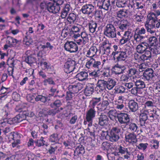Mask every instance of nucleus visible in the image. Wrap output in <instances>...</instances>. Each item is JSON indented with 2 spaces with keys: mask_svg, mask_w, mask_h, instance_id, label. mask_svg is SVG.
<instances>
[{
  "mask_svg": "<svg viewBox=\"0 0 160 160\" xmlns=\"http://www.w3.org/2000/svg\"><path fill=\"white\" fill-rule=\"evenodd\" d=\"M97 86L102 91L107 88V82L102 80H99L97 83Z\"/></svg>",
  "mask_w": 160,
  "mask_h": 160,
  "instance_id": "nucleus-30",
  "label": "nucleus"
},
{
  "mask_svg": "<svg viewBox=\"0 0 160 160\" xmlns=\"http://www.w3.org/2000/svg\"><path fill=\"white\" fill-rule=\"evenodd\" d=\"M85 152L84 147L81 145H79L74 151V155L77 156L80 154H82Z\"/></svg>",
  "mask_w": 160,
  "mask_h": 160,
  "instance_id": "nucleus-32",
  "label": "nucleus"
},
{
  "mask_svg": "<svg viewBox=\"0 0 160 160\" xmlns=\"http://www.w3.org/2000/svg\"><path fill=\"white\" fill-rule=\"evenodd\" d=\"M60 112L59 109L58 108H55L49 110L47 112V113L49 115L54 116L56 114Z\"/></svg>",
  "mask_w": 160,
  "mask_h": 160,
  "instance_id": "nucleus-48",
  "label": "nucleus"
},
{
  "mask_svg": "<svg viewBox=\"0 0 160 160\" xmlns=\"http://www.w3.org/2000/svg\"><path fill=\"white\" fill-rule=\"evenodd\" d=\"M144 53V54L141 55L135 54L134 55L135 59H138L140 61H142L143 62L146 61L148 62H150L152 59L151 52L147 49Z\"/></svg>",
  "mask_w": 160,
  "mask_h": 160,
  "instance_id": "nucleus-6",
  "label": "nucleus"
},
{
  "mask_svg": "<svg viewBox=\"0 0 160 160\" xmlns=\"http://www.w3.org/2000/svg\"><path fill=\"white\" fill-rule=\"evenodd\" d=\"M149 47V44L147 43L142 42L137 45L136 50L138 53L142 54L148 49Z\"/></svg>",
  "mask_w": 160,
  "mask_h": 160,
  "instance_id": "nucleus-13",
  "label": "nucleus"
},
{
  "mask_svg": "<svg viewBox=\"0 0 160 160\" xmlns=\"http://www.w3.org/2000/svg\"><path fill=\"white\" fill-rule=\"evenodd\" d=\"M94 88L92 85H88L86 87L84 90V93L86 96H90L94 92Z\"/></svg>",
  "mask_w": 160,
  "mask_h": 160,
  "instance_id": "nucleus-29",
  "label": "nucleus"
},
{
  "mask_svg": "<svg viewBox=\"0 0 160 160\" xmlns=\"http://www.w3.org/2000/svg\"><path fill=\"white\" fill-rule=\"evenodd\" d=\"M23 109L21 108H19L18 107H17L16 108V110L18 112H20L21 113L22 112V113H20L18 115H20V118H22V114L24 115L25 117L27 116H28V113L27 112V111H26L25 110H22Z\"/></svg>",
  "mask_w": 160,
  "mask_h": 160,
  "instance_id": "nucleus-55",
  "label": "nucleus"
},
{
  "mask_svg": "<svg viewBox=\"0 0 160 160\" xmlns=\"http://www.w3.org/2000/svg\"><path fill=\"white\" fill-rule=\"evenodd\" d=\"M40 65L42 66V69L46 70L48 73H51L54 71V68L52 66H51L50 64H48L46 62H40Z\"/></svg>",
  "mask_w": 160,
  "mask_h": 160,
  "instance_id": "nucleus-17",
  "label": "nucleus"
},
{
  "mask_svg": "<svg viewBox=\"0 0 160 160\" xmlns=\"http://www.w3.org/2000/svg\"><path fill=\"white\" fill-rule=\"evenodd\" d=\"M125 89L124 86L120 85L116 86L114 88L115 92L118 93H123L125 92Z\"/></svg>",
  "mask_w": 160,
  "mask_h": 160,
  "instance_id": "nucleus-41",
  "label": "nucleus"
},
{
  "mask_svg": "<svg viewBox=\"0 0 160 160\" xmlns=\"http://www.w3.org/2000/svg\"><path fill=\"white\" fill-rule=\"evenodd\" d=\"M95 10L94 11L96 18L102 19V12L100 10Z\"/></svg>",
  "mask_w": 160,
  "mask_h": 160,
  "instance_id": "nucleus-54",
  "label": "nucleus"
},
{
  "mask_svg": "<svg viewBox=\"0 0 160 160\" xmlns=\"http://www.w3.org/2000/svg\"><path fill=\"white\" fill-rule=\"evenodd\" d=\"M20 115H17L13 118H8L7 121V123L12 125L22 122L23 119L22 118H20Z\"/></svg>",
  "mask_w": 160,
  "mask_h": 160,
  "instance_id": "nucleus-21",
  "label": "nucleus"
},
{
  "mask_svg": "<svg viewBox=\"0 0 160 160\" xmlns=\"http://www.w3.org/2000/svg\"><path fill=\"white\" fill-rule=\"evenodd\" d=\"M94 108L91 107L87 112L86 118L88 122H91L92 119L95 117L96 111Z\"/></svg>",
  "mask_w": 160,
  "mask_h": 160,
  "instance_id": "nucleus-20",
  "label": "nucleus"
},
{
  "mask_svg": "<svg viewBox=\"0 0 160 160\" xmlns=\"http://www.w3.org/2000/svg\"><path fill=\"white\" fill-rule=\"evenodd\" d=\"M114 69L116 70H118L117 73L120 74L123 72L124 70L126 69V67L124 65H122L118 64H117L114 66Z\"/></svg>",
  "mask_w": 160,
  "mask_h": 160,
  "instance_id": "nucleus-36",
  "label": "nucleus"
},
{
  "mask_svg": "<svg viewBox=\"0 0 160 160\" xmlns=\"http://www.w3.org/2000/svg\"><path fill=\"white\" fill-rule=\"evenodd\" d=\"M101 62L99 61H96L93 58H92L88 61L86 64V66L88 68H93L95 71H99L102 67Z\"/></svg>",
  "mask_w": 160,
  "mask_h": 160,
  "instance_id": "nucleus-5",
  "label": "nucleus"
},
{
  "mask_svg": "<svg viewBox=\"0 0 160 160\" xmlns=\"http://www.w3.org/2000/svg\"><path fill=\"white\" fill-rule=\"evenodd\" d=\"M107 88L108 90L112 89L116 85V82L112 79H109L107 82Z\"/></svg>",
  "mask_w": 160,
  "mask_h": 160,
  "instance_id": "nucleus-40",
  "label": "nucleus"
},
{
  "mask_svg": "<svg viewBox=\"0 0 160 160\" xmlns=\"http://www.w3.org/2000/svg\"><path fill=\"white\" fill-rule=\"evenodd\" d=\"M126 52V51L113 52L112 53V56L113 57V60L117 62L125 61L128 57Z\"/></svg>",
  "mask_w": 160,
  "mask_h": 160,
  "instance_id": "nucleus-4",
  "label": "nucleus"
},
{
  "mask_svg": "<svg viewBox=\"0 0 160 160\" xmlns=\"http://www.w3.org/2000/svg\"><path fill=\"white\" fill-rule=\"evenodd\" d=\"M7 44H9L12 47L14 45H15L18 42V40L12 37H9L6 41Z\"/></svg>",
  "mask_w": 160,
  "mask_h": 160,
  "instance_id": "nucleus-45",
  "label": "nucleus"
},
{
  "mask_svg": "<svg viewBox=\"0 0 160 160\" xmlns=\"http://www.w3.org/2000/svg\"><path fill=\"white\" fill-rule=\"evenodd\" d=\"M44 138L42 137L39 140L35 141V143L37 146L40 147L44 145L47 146L45 143V141L44 140Z\"/></svg>",
  "mask_w": 160,
  "mask_h": 160,
  "instance_id": "nucleus-42",
  "label": "nucleus"
},
{
  "mask_svg": "<svg viewBox=\"0 0 160 160\" xmlns=\"http://www.w3.org/2000/svg\"><path fill=\"white\" fill-rule=\"evenodd\" d=\"M59 139L57 133H53L51 135L49 138V141L51 142H55V144L58 142Z\"/></svg>",
  "mask_w": 160,
  "mask_h": 160,
  "instance_id": "nucleus-44",
  "label": "nucleus"
},
{
  "mask_svg": "<svg viewBox=\"0 0 160 160\" xmlns=\"http://www.w3.org/2000/svg\"><path fill=\"white\" fill-rule=\"evenodd\" d=\"M117 118L119 123L128 125L130 122V116L127 113L125 112H120L117 114Z\"/></svg>",
  "mask_w": 160,
  "mask_h": 160,
  "instance_id": "nucleus-7",
  "label": "nucleus"
},
{
  "mask_svg": "<svg viewBox=\"0 0 160 160\" xmlns=\"http://www.w3.org/2000/svg\"><path fill=\"white\" fill-rule=\"evenodd\" d=\"M116 5L119 8H123L127 5L126 1H118L116 2Z\"/></svg>",
  "mask_w": 160,
  "mask_h": 160,
  "instance_id": "nucleus-59",
  "label": "nucleus"
},
{
  "mask_svg": "<svg viewBox=\"0 0 160 160\" xmlns=\"http://www.w3.org/2000/svg\"><path fill=\"white\" fill-rule=\"evenodd\" d=\"M88 123V128L86 130L89 132V135L92 138H95V130L96 129V127L92 125L91 122H89Z\"/></svg>",
  "mask_w": 160,
  "mask_h": 160,
  "instance_id": "nucleus-18",
  "label": "nucleus"
},
{
  "mask_svg": "<svg viewBox=\"0 0 160 160\" xmlns=\"http://www.w3.org/2000/svg\"><path fill=\"white\" fill-rule=\"evenodd\" d=\"M128 107L130 110L133 112H135L138 109V105L133 100H131L128 103Z\"/></svg>",
  "mask_w": 160,
  "mask_h": 160,
  "instance_id": "nucleus-24",
  "label": "nucleus"
},
{
  "mask_svg": "<svg viewBox=\"0 0 160 160\" xmlns=\"http://www.w3.org/2000/svg\"><path fill=\"white\" fill-rule=\"evenodd\" d=\"M95 10V7L92 4H86L82 7L81 11L83 14L89 15L93 13Z\"/></svg>",
  "mask_w": 160,
  "mask_h": 160,
  "instance_id": "nucleus-12",
  "label": "nucleus"
},
{
  "mask_svg": "<svg viewBox=\"0 0 160 160\" xmlns=\"http://www.w3.org/2000/svg\"><path fill=\"white\" fill-rule=\"evenodd\" d=\"M76 62L71 58H69L64 65V71L67 73H70L73 71L75 68Z\"/></svg>",
  "mask_w": 160,
  "mask_h": 160,
  "instance_id": "nucleus-9",
  "label": "nucleus"
},
{
  "mask_svg": "<svg viewBox=\"0 0 160 160\" xmlns=\"http://www.w3.org/2000/svg\"><path fill=\"white\" fill-rule=\"evenodd\" d=\"M112 148V145L108 142H103L101 145V148L104 150H108Z\"/></svg>",
  "mask_w": 160,
  "mask_h": 160,
  "instance_id": "nucleus-43",
  "label": "nucleus"
},
{
  "mask_svg": "<svg viewBox=\"0 0 160 160\" xmlns=\"http://www.w3.org/2000/svg\"><path fill=\"white\" fill-rule=\"evenodd\" d=\"M129 26V23L127 20H123L121 21V23L118 27L122 32H123L127 30Z\"/></svg>",
  "mask_w": 160,
  "mask_h": 160,
  "instance_id": "nucleus-27",
  "label": "nucleus"
},
{
  "mask_svg": "<svg viewBox=\"0 0 160 160\" xmlns=\"http://www.w3.org/2000/svg\"><path fill=\"white\" fill-rule=\"evenodd\" d=\"M111 4L109 0H104L102 2V5L99 6V8H102L104 10H108L111 7Z\"/></svg>",
  "mask_w": 160,
  "mask_h": 160,
  "instance_id": "nucleus-33",
  "label": "nucleus"
},
{
  "mask_svg": "<svg viewBox=\"0 0 160 160\" xmlns=\"http://www.w3.org/2000/svg\"><path fill=\"white\" fill-rule=\"evenodd\" d=\"M42 0H27V3L32 5H36L38 4Z\"/></svg>",
  "mask_w": 160,
  "mask_h": 160,
  "instance_id": "nucleus-62",
  "label": "nucleus"
},
{
  "mask_svg": "<svg viewBox=\"0 0 160 160\" xmlns=\"http://www.w3.org/2000/svg\"><path fill=\"white\" fill-rule=\"evenodd\" d=\"M97 52V49L96 47H91L87 52L86 56L87 57L93 58L95 56Z\"/></svg>",
  "mask_w": 160,
  "mask_h": 160,
  "instance_id": "nucleus-26",
  "label": "nucleus"
},
{
  "mask_svg": "<svg viewBox=\"0 0 160 160\" xmlns=\"http://www.w3.org/2000/svg\"><path fill=\"white\" fill-rule=\"evenodd\" d=\"M98 119V124L102 126H106L108 123L109 119L108 117L104 113L99 115Z\"/></svg>",
  "mask_w": 160,
  "mask_h": 160,
  "instance_id": "nucleus-14",
  "label": "nucleus"
},
{
  "mask_svg": "<svg viewBox=\"0 0 160 160\" xmlns=\"http://www.w3.org/2000/svg\"><path fill=\"white\" fill-rule=\"evenodd\" d=\"M148 41L151 45L155 46L157 45L158 40L156 37L152 36L149 38Z\"/></svg>",
  "mask_w": 160,
  "mask_h": 160,
  "instance_id": "nucleus-47",
  "label": "nucleus"
},
{
  "mask_svg": "<svg viewBox=\"0 0 160 160\" xmlns=\"http://www.w3.org/2000/svg\"><path fill=\"white\" fill-rule=\"evenodd\" d=\"M39 6L41 9H47L50 12L54 14V9L56 8L50 2H43L40 3Z\"/></svg>",
  "mask_w": 160,
  "mask_h": 160,
  "instance_id": "nucleus-11",
  "label": "nucleus"
},
{
  "mask_svg": "<svg viewBox=\"0 0 160 160\" xmlns=\"http://www.w3.org/2000/svg\"><path fill=\"white\" fill-rule=\"evenodd\" d=\"M33 32L32 30V28L30 27L29 28L28 32H27L26 33V35L25 36V38H24V41L25 42V44L27 45H29L31 44L33 42V41L30 36V34L32 33Z\"/></svg>",
  "mask_w": 160,
  "mask_h": 160,
  "instance_id": "nucleus-16",
  "label": "nucleus"
},
{
  "mask_svg": "<svg viewBox=\"0 0 160 160\" xmlns=\"http://www.w3.org/2000/svg\"><path fill=\"white\" fill-rule=\"evenodd\" d=\"M81 85L78 84L76 85H70L68 87V90L70 92L75 94L78 93L81 89Z\"/></svg>",
  "mask_w": 160,
  "mask_h": 160,
  "instance_id": "nucleus-22",
  "label": "nucleus"
},
{
  "mask_svg": "<svg viewBox=\"0 0 160 160\" xmlns=\"http://www.w3.org/2000/svg\"><path fill=\"white\" fill-rule=\"evenodd\" d=\"M82 28L81 25L77 24V26H74L72 28V30L73 32H78L80 31L81 29Z\"/></svg>",
  "mask_w": 160,
  "mask_h": 160,
  "instance_id": "nucleus-58",
  "label": "nucleus"
},
{
  "mask_svg": "<svg viewBox=\"0 0 160 160\" xmlns=\"http://www.w3.org/2000/svg\"><path fill=\"white\" fill-rule=\"evenodd\" d=\"M127 11L123 10L118 11L117 12V16L118 17L122 18L123 17H125L126 15Z\"/></svg>",
  "mask_w": 160,
  "mask_h": 160,
  "instance_id": "nucleus-51",
  "label": "nucleus"
},
{
  "mask_svg": "<svg viewBox=\"0 0 160 160\" xmlns=\"http://www.w3.org/2000/svg\"><path fill=\"white\" fill-rule=\"evenodd\" d=\"M127 125H128V130L131 132L134 133L137 132L138 129V126L136 123L130 122Z\"/></svg>",
  "mask_w": 160,
  "mask_h": 160,
  "instance_id": "nucleus-31",
  "label": "nucleus"
},
{
  "mask_svg": "<svg viewBox=\"0 0 160 160\" xmlns=\"http://www.w3.org/2000/svg\"><path fill=\"white\" fill-rule=\"evenodd\" d=\"M11 109L9 107L8 104H7L4 107L2 111L1 115L4 119H7L10 114Z\"/></svg>",
  "mask_w": 160,
  "mask_h": 160,
  "instance_id": "nucleus-19",
  "label": "nucleus"
},
{
  "mask_svg": "<svg viewBox=\"0 0 160 160\" xmlns=\"http://www.w3.org/2000/svg\"><path fill=\"white\" fill-rule=\"evenodd\" d=\"M43 85L45 86H47V83H48L50 84L54 85L55 82L52 80V79L51 78H49L47 79H45L43 82Z\"/></svg>",
  "mask_w": 160,
  "mask_h": 160,
  "instance_id": "nucleus-57",
  "label": "nucleus"
},
{
  "mask_svg": "<svg viewBox=\"0 0 160 160\" xmlns=\"http://www.w3.org/2000/svg\"><path fill=\"white\" fill-rule=\"evenodd\" d=\"M148 19L145 24V26L147 31L151 34L155 32V25L154 24L155 14L152 13L148 15Z\"/></svg>",
  "mask_w": 160,
  "mask_h": 160,
  "instance_id": "nucleus-2",
  "label": "nucleus"
},
{
  "mask_svg": "<svg viewBox=\"0 0 160 160\" xmlns=\"http://www.w3.org/2000/svg\"><path fill=\"white\" fill-rule=\"evenodd\" d=\"M103 34L109 38H116L117 36L116 28L112 24H107L104 30Z\"/></svg>",
  "mask_w": 160,
  "mask_h": 160,
  "instance_id": "nucleus-3",
  "label": "nucleus"
},
{
  "mask_svg": "<svg viewBox=\"0 0 160 160\" xmlns=\"http://www.w3.org/2000/svg\"><path fill=\"white\" fill-rule=\"evenodd\" d=\"M154 103L152 101H148L145 102L144 106V108L146 109H148L154 106Z\"/></svg>",
  "mask_w": 160,
  "mask_h": 160,
  "instance_id": "nucleus-64",
  "label": "nucleus"
},
{
  "mask_svg": "<svg viewBox=\"0 0 160 160\" xmlns=\"http://www.w3.org/2000/svg\"><path fill=\"white\" fill-rule=\"evenodd\" d=\"M118 153L122 154H124L128 151L127 148H124L121 146L118 148Z\"/></svg>",
  "mask_w": 160,
  "mask_h": 160,
  "instance_id": "nucleus-63",
  "label": "nucleus"
},
{
  "mask_svg": "<svg viewBox=\"0 0 160 160\" xmlns=\"http://www.w3.org/2000/svg\"><path fill=\"white\" fill-rule=\"evenodd\" d=\"M125 139L126 142L130 143H136L137 141V135L134 133L129 132L126 135Z\"/></svg>",
  "mask_w": 160,
  "mask_h": 160,
  "instance_id": "nucleus-15",
  "label": "nucleus"
},
{
  "mask_svg": "<svg viewBox=\"0 0 160 160\" xmlns=\"http://www.w3.org/2000/svg\"><path fill=\"white\" fill-rule=\"evenodd\" d=\"M145 38V36L141 35L136 32H135L134 36V40L137 42H139L141 41L142 39H143L144 38Z\"/></svg>",
  "mask_w": 160,
  "mask_h": 160,
  "instance_id": "nucleus-49",
  "label": "nucleus"
},
{
  "mask_svg": "<svg viewBox=\"0 0 160 160\" xmlns=\"http://www.w3.org/2000/svg\"><path fill=\"white\" fill-rule=\"evenodd\" d=\"M148 119V116L147 114L145 113H141L139 116V122L141 126L143 128L146 127V121Z\"/></svg>",
  "mask_w": 160,
  "mask_h": 160,
  "instance_id": "nucleus-23",
  "label": "nucleus"
},
{
  "mask_svg": "<svg viewBox=\"0 0 160 160\" xmlns=\"http://www.w3.org/2000/svg\"><path fill=\"white\" fill-rule=\"evenodd\" d=\"M36 58L32 55L28 56L25 59V62L29 64H31L36 62Z\"/></svg>",
  "mask_w": 160,
  "mask_h": 160,
  "instance_id": "nucleus-46",
  "label": "nucleus"
},
{
  "mask_svg": "<svg viewBox=\"0 0 160 160\" xmlns=\"http://www.w3.org/2000/svg\"><path fill=\"white\" fill-rule=\"evenodd\" d=\"M122 133L123 132L119 126L113 127L109 135L110 141L112 142H117L120 139Z\"/></svg>",
  "mask_w": 160,
  "mask_h": 160,
  "instance_id": "nucleus-1",
  "label": "nucleus"
},
{
  "mask_svg": "<svg viewBox=\"0 0 160 160\" xmlns=\"http://www.w3.org/2000/svg\"><path fill=\"white\" fill-rule=\"evenodd\" d=\"M76 15L73 13H71L69 14L68 19V21L71 22H74L76 20Z\"/></svg>",
  "mask_w": 160,
  "mask_h": 160,
  "instance_id": "nucleus-50",
  "label": "nucleus"
},
{
  "mask_svg": "<svg viewBox=\"0 0 160 160\" xmlns=\"http://www.w3.org/2000/svg\"><path fill=\"white\" fill-rule=\"evenodd\" d=\"M101 100V98L100 97H94L91 101V107L94 108L97 105L98 106L99 104L98 103Z\"/></svg>",
  "mask_w": 160,
  "mask_h": 160,
  "instance_id": "nucleus-39",
  "label": "nucleus"
},
{
  "mask_svg": "<svg viewBox=\"0 0 160 160\" xmlns=\"http://www.w3.org/2000/svg\"><path fill=\"white\" fill-rule=\"evenodd\" d=\"M58 147L56 144H52L49 149L48 152L50 154H52L54 153L55 151L57 149Z\"/></svg>",
  "mask_w": 160,
  "mask_h": 160,
  "instance_id": "nucleus-56",
  "label": "nucleus"
},
{
  "mask_svg": "<svg viewBox=\"0 0 160 160\" xmlns=\"http://www.w3.org/2000/svg\"><path fill=\"white\" fill-rule=\"evenodd\" d=\"M54 2H56V3H53L52 5H53L55 8L54 14L58 13L60 9V6L62 5L64 2V0H54Z\"/></svg>",
  "mask_w": 160,
  "mask_h": 160,
  "instance_id": "nucleus-25",
  "label": "nucleus"
},
{
  "mask_svg": "<svg viewBox=\"0 0 160 160\" xmlns=\"http://www.w3.org/2000/svg\"><path fill=\"white\" fill-rule=\"evenodd\" d=\"M148 145V144L147 143H140L137 146V147L139 149L144 151L147 148Z\"/></svg>",
  "mask_w": 160,
  "mask_h": 160,
  "instance_id": "nucleus-60",
  "label": "nucleus"
},
{
  "mask_svg": "<svg viewBox=\"0 0 160 160\" xmlns=\"http://www.w3.org/2000/svg\"><path fill=\"white\" fill-rule=\"evenodd\" d=\"M135 82V85L138 88L143 89L145 88V84L144 82L140 79L136 80V81L133 80Z\"/></svg>",
  "mask_w": 160,
  "mask_h": 160,
  "instance_id": "nucleus-37",
  "label": "nucleus"
},
{
  "mask_svg": "<svg viewBox=\"0 0 160 160\" xmlns=\"http://www.w3.org/2000/svg\"><path fill=\"white\" fill-rule=\"evenodd\" d=\"M88 27L90 32L93 33L96 31L97 23L91 21L88 24Z\"/></svg>",
  "mask_w": 160,
  "mask_h": 160,
  "instance_id": "nucleus-38",
  "label": "nucleus"
},
{
  "mask_svg": "<svg viewBox=\"0 0 160 160\" xmlns=\"http://www.w3.org/2000/svg\"><path fill=\"white\" fill-rule=\"evenodd\" d=\"M81 37L84 42H87L88 40V35L85 32H82L81 33Z\"/></svg>",
  "mask_w": 160,
  "mask_h": 160,
  "instance_id": "nucleus-61",
  "label": "nucleus"
},
{
  "mask_svg": "<svg viewBox=\"0 0 160 160\" xmlns=\"http://www.w3.org/2000/svg\"><path fill=\"white\" fill-rule=\"evenodd\" d=\"M137 72V69L135 68H129L127 71V74L128 75V77L130 78V79H131L132 78L134 79L135 77L134 76L136 74Z\"/></svg>",
  "mask_w": 160,
  "mask_h": 160,
  "instance_id": "nucleus-34",
  "label": "nucleus"
},
{
  "mask_svg": "<svg viewBox=\"0 0 160 160\" xmlns=\"http://www.w3.org/2000/svg\"><path fill=\"white\" fill-rule=\"evenodd\" d=\"M88 74L85 71L81 72L78 73L76 76V78L80 81H83L87 79Z\"/></svg>",
  "mask_w": 160,
  "mask_h": 160,
  "instance_id": "nucleus-28",
  "label": "nucleus"
},
{
  "mask_svg": "<svg viewBox=\"0 0 160 160\" xmlns=\"http://www.w3.org/2000/svg\"><path fill=\"white\" fill-rule=\"evenodd\" d=\"M62 104L61 102L59 100H55L50 105V107L53 108L54 106H55L58 108L60 107Z\"/></svg>",
  "mask_w": 160,
  "mask_h": 160,
  "instance_id": "nucleus-52",
  "label": "nucleus"
},
{
  "mask_svg": "<svg viewBox=\"0 0 160 160\" xmlns=\"http://www.w3.org/2000/svg\"><path fill=\"white\" fill-rule=\"evenodd\" d=\"M102 73L101 76L103 78H108L110 76V70L108 68H106L101 71Z\"/></svg>",
  "mask_w": 160,
  "mask_h": 160,
  "instance_id": "nucleus-53",
  "label": "nucleus"
},
{
  "mask_svg": "<svg viewBox=\"0 0 160 160\" xmlns=\"http://www.w3.org/2000/svg\"><path fill=\"white\" fill-rule=\"evenodd\" d=\"M36 102L41 101L43 103H45L47 101H50L51 99H48L46 96L42 95H38L35 98Z\"/></svg>",
  "mask_w": 160,
  "mask_h": 160,
  "instance_id": "nucleus-35",
  "label": "nucleus"
},
{
  "mask_svg": "<svg viewBox=\"0 0 160 160\" xmlns=\"http://www.w3.org/2000/svg\"><path fill=\"white\" fill-rule=\"evenodd\" d=\"M143 78L147 81H155L156 80L157 76L153 73V71L151 68L146 69L143 72Z\"/></svg>",
  "mask_w": 160,
  "mask_h": 160,
  "instance_id": "nucleus-8",
  "label": "nucleus"
},
{
  "mask_svg": "<svg viewBox=\"0 0 160 160\" xmlns=\"http://www.w3.org/2000/svg\"><path fill=\"white\" fill-rule=\"evenodd\" d=\"M65 49L71 53L76 52L78 49L77 44L72 41H67L64 45Z\"/></svg>",
  "mask_w": 160,
  "mask_h": 160,
  "instance_id": "nucleus-10",
  "label": "nucleus"
}]
</instances>
